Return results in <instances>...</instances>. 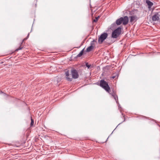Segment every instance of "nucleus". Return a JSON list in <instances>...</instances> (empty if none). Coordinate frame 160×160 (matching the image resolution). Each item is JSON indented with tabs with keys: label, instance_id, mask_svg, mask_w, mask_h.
Here are the masks:
<instances>
[{
	"label": "nucleus",
	"instance_id": "nucleus-1",
	"mask_svg": "<svg viewBox=\"0 0 160 160\" xmlns=\"http://www.w3.org/2000/svg\"><path fill=\"white\" fill-rule=\"evenodd\" d=\"M71 73L72 74V77L71 76L70 74L69 73L68 71L65 72L66 78L67 80L71 81L72 80V78L77 79L79 77V74L77 71L74 68L71 69Z\"/></svg>",
	"mask_w": 160,
	"mask_h": 160
},
{
	"label": "nucleus",
	"instance_id": "nucleus-2",
	"mask_svg": "<svg viewBox=\"0 0 160 160\" xmlns=\"http://www.w3.org/2000/svg\"><path fill=\"white\" fill-rule=\"evenodd\" d=\"M104 89L107 92L109 93L111 92L110 88L108 82L105 81L104 79H102L97 84Z\"/></svg>",
	"mask_w": 160,
	"mask_h": 160
},
{
	"label": "nucleus",
	"instance_id": "nucleus-3",
	"mask_svg": "<svg viewBox=\"0 0 160 160\" xmlns=\"http://www.w3.org/2000/svg\"><path fill=\"white\" fill-rule=\"evenodd\" d=\"M128 17L127 16H125L123 18L121 17L118 19L116 21V24L118 25H120L122 23L123 25H125L128 23Z\"/></svg>",
	"mask_w": 160,
	"mask_h": 160
},
{
	"label": "nucleus",
	"instance_id": "nucleus-4",
	"mask_svg": "<svg viewBox=\"0 0 160 160\" xmlns=\"http://www.w3.org/2000/svg\"><path fill=\"white\" fill-rule=\"evenodd\" d=\"M121 28L118 27L112 32V36L113 38H117L121 33Z\"/></svg>",
	"mask_w": 160,
	"mask_h": 160
},
{
	"label": "nucleus",
	"instance_id": "nucleus-5",
	"mask_svg": "<svg viewBox=\"0 0 160 160\" xmlns=\"http://www.w3.org/2000/svg\"><path fill=\"white\" fill-rule=\"evenodd\" d=\"M108 34L105 32L102 34L98 38V42L99 44L102 43L103 41L106 38L108 37Z\"/></svg>",
	"mask_w": 160,
	"mask_h": 160
},
{
	"label": "nucleus",
	"instance_id": "nucleus-6",
	"mask_svg": "<svg viewBox=\"0 0 160 160\" xmlns=\"http://www.w3.org/2000/svg\"><path fill=\"white\" fill-rule=\"evenodd\" d=\"M160 18V12L156 13L152 17V20L153 21H158L159 20Z\"/></svg>",
	"mask_w": 160,
	"mask_h": 160
},
{
	"label": "nucleus",
	"instance_id": "nucleus-7",
	"mask_svg": "<svg viewBox=\"0 0 160 160\" xmlns=\"http://www.w3.org/2000/svg\"><path fill=\"white\" fill-rule=\"evenodd\" d=\"M129 18H130V22H132L134 21H136L137 17L136 16H130Z\"/></svg>",
	"mask_w": 160,
	"mask_h": 160
},
{
	"label": "nucleus",
	"instance_id": "nucleus-8",
	"mask_svg": "<svg viewBox=\"0 0 160 160\" xmlns=\"http://www.w3.org/2000/svg\"><path fill=\"white\" fill-rule=\"evenodd\" d=\"M146 2L148 5L149 7H151L153 5V3L149 0H146Z\"/></svg>",
	"mask_w": 160,
	"mask_h": 160
},
{
	"label": "nucleus",
	"instance_id": "nucleus-9",
	"mask_svg": "<svg viewBox=\"0 0 160 160\" xmlns=\"http://www.w3.org/2000/svg\"><path fill=\"white\" fill-rule=\"evenodd\" d=\"M96 42V41L95 40H93L92 41H91L90 43V46H92V48H93L95 47V43Z\"/></svg>",
	"mask_w": 160,
	"mask_h": 160
},
{
	"label": "nucleus",
	"instance_id": "nucleus-10",
	"mask_svg": "<svg viewBox=\"0 0 160 160\" xmlns=\"http://www.w3.org/2000/svg\"><path fill=\"white\" fill-rule=\"evenodd\" d=\"M93 48L92 47V46H90L88 47L87 49L86 52H89L91 51L93 49Z\"/></svg>",
	"mask_w": 160,
	"mask_h": 160
},
{
	"label": "nucleus",
	"instance_id": "nucleus-11",
	"mask_svg": "<svg viewBox=\"0 0 160 160\" xmlns=\"http://www.w3.org/2000/svg\"><path fill=\"white\" fill-rule=\"evenodd\" d=\"M84 50V48L77 55V57H81L82 54H83V52Z\"/></svg>",
	"mask_w": 160,
	"mask_h": 160
},
{
	"label": "nucleus",
	"instance_id": "nucleus-12",
	"mask_svg": "<svg viewBox=\"0 0 160 160\" xmlns=\"http://www.w3.org/2000/svg\"><path fill=\"white\" fill-rule=\"evenodd\" d=\"M86 66L88 69L92 68V67L91 66V64H88V62L86 63Z\"/></svg>",
	"mask_w": 160,
	"mask_h": 160
},
{
	"label": "nucleus",
	"instance_id": "nucleus-13",
	"mask_svg": "<svg viewBox=\"0 0 160 160\" xmlns=\"http://www.w3.org/2000/svg\"><path fill=\"white\" fill-rule=\"evenodd\" d=\"M113 97L114 98V99L116 100L117 102L118 101V97L117 95L116 94L115 95H114L113 96Z\"/></svg>",
	"mask_w": 160,
	"mask_h": 160
},
{
	"label": "nucleus",
	"instance_id": "nucleus-14",
	"mask_svg": "<svg viewBox=\"0 0 160 160\" xmlns=\"http://www.w3.org/2000/svg\"><path fill=\"white\" fill-rule=\"evenodd\" d=\"M100 18V16H98V17L95 18L93 20V22H97L98 19Z\"/></svg>",
	"mask_w": 160,
	"mask_h": 160
},
{
	"label": "nucleus",
	"instance_id": "nucleus-15",
	"mask_svg": "<svg viewBox=\"0 0 160 160\" xmlns=\"http://www.w3.org/2000/svg\"><path fill=\"white\" fill-rule=\"evenodd\" d=\"M118 75L117 73H116L115 75H113V76H112V79H114L115 78H118Z\"/></svg>",
	"mask_w": 160,
	"mask_h": 160
},
{
	"label": "nucleus",
	"instance_id": "nucleus-16",
	"mask_svg": "<svg viewBox=\"0 0 160 160\" xmlns=\"http://www.w3.org/2000/svg\"><path fill=\"white\" fill-rule=\"evenodd\" d=\"M109 93L110 94H111L112 97L116 94V92L114 91H113L111 93L110 92Z\"/></svg>",
	"mask_w": 160,
	"mask_h": 160
},
{
	"label": "nucleus",
	"instance_id": "nucleus-17",
	"mask_svg": "<svg viewBox=\"0 0 160 160\" xmlns=\"http://www.w3.org/2000/svg\"><path fill=\"white\" fill-rule=\"evenodd\" d=\"M31 122L30 125H31V126H32L34 124V121L32 119V118H31Z\"/></svg>",
	"mask_w": 160,
	"mask_h": 160
},
{
	"label": "nucleus",
	"instance_id": "nucleus-18",
	"mask_svg": "<svg viewBox=\"0 0 160 160\" xmlns=\"http://www.w3.org/2000/svg\"><path fill=\"white\" fill-rule=\"evenodd\" d=\"M122 115L123 117V120L121 123H122L123 122H124L125 121V115H123V114L122 113Z\"/></svg>",
	"mask_w": 160,
	"mask_h": 160
},
{
	"label": "nucleus",
	"instance_id": "nucleus-19",
	"mask_svg": "<svg viewBox=\"0 0 160 160\" xmlns=\"http://www.w3.org/2000/svg\"><path fill=\"white\" fill-rule=\"evenodd\" d=\"M29 33H28V35L27 37V38H24L23 40V41H25V40H26V39H27L28 38L29 36Z\"/></svg>",
	"mask_w": 160,
	"mask_h": 160
},
{
	"label": "nucleus",
	"instance_id": "nucleus-20",
	"mask_svg": "<svg viewBox=\"0 0 160 160\" xmlns=\"http://www.w3.org/2000/svg\"><path fill=\"white\" fill-rule=\"evenodd\" d=\"M22 48V47H20L19 48H18L16 49L15 51H17L19 50H21Z\"/></svg>",
	"mask_w": 160,
	"mask_h": 160
},
{
	"label": "nucleus",
	"instance_id": "nucleus-21",
	"mask_svg": "<svg viewBox=\"0 0 160 160\" xmlns=\"http://www.w3.org/2000/svg\"><path fill=\"white\" fill-rule=\"evenodd\" d=\"M81 47V46H79V47H77V48H79L80 47Z\"/></svg>",
	"mask_w": 160,
	"mask_h": 160
}]
</instances>
